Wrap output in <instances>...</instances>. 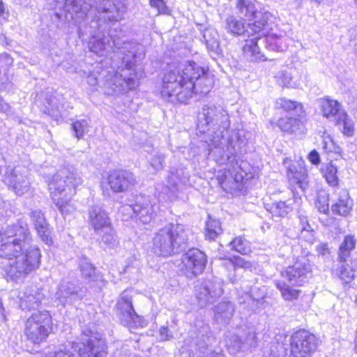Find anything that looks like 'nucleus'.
Returning a JSON list of instances; mask_svg holds the SVG:
<instances>
[{
	"instance_id": "obj_1",
	"label": "nucleus",
	"mask_w": 357,
	"mask_h": 357,
	"mask_svg": "<svg viewBox=\"0 0 357 357\" xmlns=\"http://www.w3.org/2000/svg\"><path fill=\"white\" fill-rule=\"evenodd\" d=\"M229 126V115L220 106L205 105L198 114L197 129L206 134L209 145L218 149V153L221 155L218 162L221 164L231 162L230 166L218 176L219 183L225 190L238 188L245 174L241 165L236 160L234 162L239 149L236 148L237 142L226 139Z\"/></svg>"
},
{
	"instance_id": "obj_2",
	"label": "nucleus",
	"mask_w": 357,
	"mask_h": 357,
	"mask_svg": "<svg viewBox=\"0 0 357 357\" xmlns=\"http://www.w3.org/2000/svg\"><path fill=\"white\" fill-rule=\"evenodd\" d=\"M213 84V77L196 63H179L164 74L160 95L173 104L186 103L194 93L207 94Z\"/></svg>"
},
{
	"instance_id": "obj_3",
	"label": "nucleus",
	"mask_w": 357,
	"mask_h": 357,
	"mask_svg": "<svg viewBox=\"0 0 357 357\" xmlns=\"http://www.w3.org/2000/svg\"><path fill=\"white\" fill-rule=\"evenodd\" d=\"M89 30H85L84 33L89 32L91 39L89 42L90 50L96 54L104 55L109 52H119L123 56L132 54V58L135 59L144 58L143 48L139 44L134 42H128L114 34L116 31H109L106 35L103 31H99L100 27L98 22L92 21ZM88 28H86L87 29Z\"/></svg>"
},
{
	"instance_id": "obj_4",
	"label": "nucleus",
	"mask_w": 357,
	"mask_h": 357,
	"mask_svg": "<svg viewBox=\"0 0 357 357\" xmlns=\"http://www.w3.org/2000/svg\"><path fill=\"white\" fill-rule=\"evenodd\" d=\"M82 183V178L72 166L61 167L49 183L51 198L63 215L73 213L75 208L72 197L75 188Z\"/></svg>"
},
{
	"instance_id": "obj_5",
	"label": "nucleus",
	"mask_w": 357,
	"mask_h": 357,
	"mask_svg": "<svg viewBox=\"0 0 357 357\" xmlns=\"http://www.w3.org/2000/svg\"><path fill=\"white\" fill-rule=\"evenodd\" d=\"M190 234V230L183 225L168 224L154 233L151 251L163 257L178 254L188 248Z\"/></svg>"
},
{
	"instance_id": "obj_6",
	"label": "nucleus",
	"mask_w": 357,
	"mask_h": 357,
	"mask_svg": "<svg viewBox=\"0 0 357 357\" xmlns=\"http://www.w3.org/2000/svg\"><path fill=\"white\" fill-rule=\"evenodd\" d=\"M121 60L125 68L121 69L120 71L107 69L103 86L108 94H124L138 86V77L132 67L141 59L138 58L134 59L132 58V54H126L121 58Z\"/></svg>"
},
{
	"instance_id": "obj_7",
	"label": "nucleus",
	"mask_w": 357,
	"mask_h": 357,
	"mask_svg": "<svg viewBox=\"0 0 357 357\" xmlns=\"http://www.w3.org/2000/svg\"><path fill=\"white\" fill-rule=\"evenodd\" d=\"M13 257L15 259L5 266L4 271L8 278L17 282L38 268L41 254L37 246L32 245L8 258L12 259Z\"/></svg>"
},
{
	"instance_id": "obj_8",
	"label": "nucleus",
	"mask_w": 357,
	"mask_h": 357,
	"mask_svg": "<svg viewBox=\"0 0 357 357\" xmlns=\"http://www.w3.org/2000/svg\"><path fill=\"white\" fill-rule=\"evenodd\" d=\"M70 349H60L47 357H105L107 344L104 340L92 335L91 331H85L81 342H72Z\"/></svg>"
},
{
	"instance_id": "obj_9",
	"label": "nucleus",
	"mask_w": 357,
	"mask_h": 357,
	"mask_svg": "<svg viewBox=\"0 0 357 357\" xmlns=\"http://www.w3.org/2000/svg\"><path fill=\"white\" fill-rule=\"evenodd\" d=\"M31 240L29 229L26 222H18L8 226L1 238L0 257H10L15 253L23 251L27 247L32 246Z\"/></svg>"
},
{
	"instance_id": "obj_10",
	"label": "nucleus",
	"mask_w": 357,
	"mask_h": 357,
	"mask_svg": "<svg viewBox=\"0 0 357 357\" xmlns=\"http://www.w3.org/2000/svg\"><path fill=\"white\" fill-rule=\"evenodd\" d=\"M51 316L46 311L33 313L26 321L24 333L26 338L33 344L44 342L49 335Z\"/></svg>"
},
{
	"instance_id": "obj_11",
	"label": "nucleus",
	"mask_w": 357,
	"mask_h": 357,
	"mask_svg": "<svg viewBox=\"0 0 357 357\" xmlns=\"http://www.w3.org/2000/svg\"><path fill=\"white\" fill-rule=\"evenodd\" d=\"M116 314L121 324L130 332L144 325L143 319L134 310L130 291L126 290L120 294L116 304Z\"/></svg>"
},
{
	"instance_id": "obj_12",
	"label": "nucleus",
	"mask_w": 357,
	"mask_h": 357,
	"mask_svg": "<svg viewBox=\"0 0 357 357\" xmlns=\"http://www.w3.org/2000/svg\"><path fill=\"white\" fill-rule=\"evenodd\" d=\"M315 336L306 331H298L291 337V352L294 357H310L316 351Z\"/></svg>"
},
{
	"instance_id": "obj_13",
	"label": "nucleus",
	"mask_w": 357,
	"mask_h": 357,
	"mask_svg": "<svg viewBox=\"0 0 357 357\" xmlns=\"http://www.w3.org/2000/svg\"><path fill=\"white\" fill-rule=\"evenodd\" d=\"M181 271L188 278H193L201 274L205 269L207 257L197 248L188 250L181 258Z\"/></svg>"
},
{
	"instance_id": "obj_14",
	"label": "nucleus",
	"mask_w": 357,
	"mask_h": 357,
	"mask_svg": "<svg viewBox=\"0 0 357 357\" xmlns=\"http://www.w3.org/2000/svg\"><path fill=\"white\" fill-rule=\"evenodd\" d=\"M158 207L151 197L144 195L136 196L135 203L123 207V211H132L135 218L142 224L149 223L156 214Z\"/></svg>"
},
{
	"instance_id": "obj_15",
	"label": "nucleus",
	"mask_w": 357,
	"mask_h": 357,
	"mask_svg": "<svg viewBox=\"0 0 357 357\" xmlns=\"http://www.w3.org/2000/svg\"><path fill=\"white\" fill-rule=\"evenodd\" d=\"M96 9L100 20L119 22L126 13L127 3L126 0H102L97 3Z\"/></svg>"
},
{
	"instance_id": "obj_16",
	"label": "nucleus",
	"mask_w": 357,
	"mask_h": 357,
	"mask_svg": "<svg viewBox=\"0 0 357 357\" xmlns=\"http://www.w3.org/2000/svg\"><path fill=\"white\" fill-rule=\"evenodd\" d=\"M222 292V282L218 278H207L196 287V296L201 307L213 303Z\"/></svg>"
},
{
	"instance_id": "obj_17",
	"label": "nucleus",
	"mask_w": 357,
	"mask_h": 357,
	"mask_svg": "<svg viewBox=\"0 0 357 357\" xmlns=\"http://www.w3.org/2000/svg\"><path fill=\"white\" fill-rule=\"evenodd\" d=\"M29 171L25 165H18L7 172L6 182L17 195H22L30 190Z\"/></svg>"
},
{
	"instance_id": "obj_18",
	"label": "nucleus",
	"mask_w": 357,
	"mask_h": 357,
	"mask_svg": "<svg viewBox=\"0 0 357 357\" xmlns=\"http://www.w3.org/2000/svg\"><path fill=\"white\" fill-rule=\"evenodd\" d=\"M310 271L309 259L302 257L293 265L288 266L283 275L287 278L291 284L301 286L306 281Z\"/></svg>"
},
{
	"instance_id": "obj_19",
	"label": "nucleus",
	"mask_w": 357,
	"mask_h": 357,
	"mask_svg": "<svg viewBox=\"0 0 357 357\" xmlns=\"http://www.w3.org/2000/svg\"><path fill=\"white\" fill-rule=\"evenodd\" d=\"M108 183L113 192H123L132 188L136 184V179L130 172L119 170L109 174Z\"/></svg>"
},
{
	"instance_id": "obj_20",
	"label": "nucleus",
	"mask_w": 357,
	"mask_h": 357,
	"mask_svg": "<svg viewBox=\"0 0 357 357\" xmlns=\"http://www.w3.org/2000/svg\"><path fill=\"white\" fill-rule=\"evenodd\" d=\"M20 307L23 310L37 308L44 299L43 290L36 286H31L20 293Z\"/></svg>"
},
{
	"instance_id": "obj_21",
	"label": "nucleus",
	"mask_w": 357,
	"mask_h": 357,
	"mask_svg": "<svg viewBox=\"0 0 357 357\" xmlns=\"http://www.w3.org/2000/svg\"><path fill=\"white\" fill-rule=\"evenodd\" d=\"M89 223L96 234L100 231L111 226V221L107 213L101 207L93 206L89 209Z\"/></svg>"
},
{
	"instance_id": "obj_22",
	"label": "nucleus",
	"mask_w": 357,
	"mask_h": 357,
	"mask_svg": "<svg viewBox=\"0 0 357 357\" xmlns=\"http://www.w3.org/2000/svg\"><path fill=\"white\" fill-rule=\"evenodd\" d=\"M332 200L334 202L331 206V210L333 213L345 216L350 212L352 207V201L347 190L336 189L333 192Z\"/></svg>"
},
{
	"instance_id": "obj_23",
	"label": "nucleus",
	"mask_w": 357,
	"mask_h": 357,
	"mask_svg": "<svg viewBox=\"0 0 357 357\" xmlns=\"http://www.w3.org/2000/svg\"><path fill=\"white\" fill-rule=\"evenodd\" d=\"M91 8V0H66L64 10L72 19L79 22L88 17Z\"/></svg>"
},
{
	"instance_id": "obj_24",
	"label": "nucleus",
	"mask_w": 357,
	"mask_h": 357,
	"mask_svg": "<svg viewBox=\"0 0 357 357\" xmlns=\"http://www.w3.org/2000/svg\"><path fill=\"white\" fill-rule=\"evenodd\" d=\"M31 221L40 238L46 244L52 243L49 224L40 210L33 211L30 213Z\"/></svg>"
},
{
	"instance_id": "obj_25",
	"label": "nucleus",
	"mask_w": 357,
	"mask_h": 357,
	"mask_svg": "<svg viewBox=\"0 0 357 357\" xmlns=\"http://www.w3.org/2000/svg\"><path fill=\"white\" fill-rule=\"evenodd\" d=\"M273 17L272 14L268 11H259V13L253 18L254 22L248 24V34L252 35L255 33H260V36H266L269 33L271 29L268 21Z\"/></svg>"
},
{
	"instance_id": "obj_26",
	"label": "nucleus",
	"mask_w": 357,
	"mask_h": 357,
	"mask_svg": "<svg viewBox=\"0 0 357 357\" xmlns=\"http://www.w3.org/2000/svg\"><path fill=\"white\" fill-rule=\"evenodd\" d=\"M259 37L251 38L245 40V43L243 47V52L244 56L250 61L256 62L259 61H265L266 58L261 52L257 45V40Z\"/></svg>"
},
{
	"instance_id": "obj_27",
	"label": "nucleus",
	"mask_w": 357,
	"mask_h": 357,
	"mask_svg": "<svg viewBox=\"0 0 357 357\" xmlns=\"http://www.w3.org/2000/svg\"><path fill=\"white\" fill-rule=\"evenodd\" d=\"M322 114L327 119H331L335 121L339 114L343 112L340 111V103L330 98H321L318 100Z\"/></svg>"
},
{
	"instance_id": "obj_28",
	"label": "nucleus",
	"mask_w": 357,
	"mask_h": 357,
	"mask_svg": "<svg viewBox=\"0 0 357 357\" xmlns=\"http://www.w3.org/2000/svg\"><path fill=\"white\" fill-rule=\"evenodd\" d=\"M357 238L354 235L347 234L339 245L337 262L347 261L351 252L356 248Z\"/></svg>"
},
{
	"instance_id": "obj_29",
	"label": "nucleus",
	"mask_w": 357,
	"mask_h": 357,
	"mask_svg": "<svg viewBox=\"0 0 357 357\" xmlns=\"http://www.w3.org/2000/svg\"><path fill=\"white\" fill-rule=\"evenodd\" d=\"M79 291V287L76 286L74 283L63 280L58 287L56 296L64 305L68 298L70 299L72 297H75Z\"/></svg>"
},
{
	"instance_id": "obj_30",
	"label": "nucleus",
	"mask_w": 357,
	"mask_h": 357,
	"mask_svg": "<svg viewBox=\"0 0 357 357\" xmlns=\"http://www.w3.org/2000/svg\"><path fill=\"white\" fill-rule=\"evenodd\" d=\"M234 311V305L231 302L223 301L215 307V317L217 321L227 322L233 317Z\"/></svg>"
},
{
	"instance_id": "obj_31",
	"label": "nucleus",
	"mask_w": 357,
	"mask_h": 357,
	"mask_svg": "<svg viewBox=\"0 0 357 357\" xmlns=\"http://www.w3.org/2000/svg\"><path fill=\"white\" fill-rule=\"evenodd\" d=\"M236 6L241 17L249 21L252 20L259 12L250 0H236Z\"/></svg>"
},
{
	"instance_id": "obj_32",
	"label": "nucleus",
	"mask_w": 357,
	"mask_h": 357,
	"mask_svg": "<svg viewBox=\"0 0 357 357\" xmlns=\"http://www.w3.org/2000/svg\"><path fill=\"white\" fill-rule=\"evenodd\" d=\"M178 190V188L169 184L158 183L155 187V196H157L160 202H167L176 198Z\"/></svg>"
},
{
	"instance_id": "obj_33",
	"label": "nucleus",
	"mask_w": 357,
	"mask_h": 357,
	"mask_svg": "<svg viewBox=\"0 0 357 357\" xmlns=\"http://www.w3.org/2000/svg\"><path fill=\"white\" fill-rule=\"evenodd\" d=\"M225 29L229 33L233 36H241L245 32L248 33V26H245L243 19L238 20L234 16L227 17Z\"/></svg>"
},
{
	"instance_id": "obj_34",
	"label": "nucleus",
	"mask_w": 357,
	"mask_h": 357,
	"mask_svg": "<svg viewBox=\"0 0 357 357\" xmlns=\"http://www.w3.org/2000/svg\"><path fill=\"white\" fill-rule=\"evenodd\" d=\"M189 174L185 169L181 167H171L167 176V183L178 188L181 183H185L188 180Z\"/></svg>"
},
{
	"instance_id": "obj_35",
	"label": "nucleus",
	"mask_w": 357,
	"mask_h": 357,
	"mask_svg": "<svg viewBox=\"0 0 357 357\" xmlns=\"http://www.w3.org/2000/svg\"><path fill=\"white\" fill-rule=\"evenodd\" d=\"M266 208L276 217H284L292 210L291 204L286 201H275L271 204H266Z\"/></svg>"
},
{
	"instance_id": "obj_36",
	"label": "nucleus",
	"mask_w": 357,
	"mask_h": 357,
	"mask_svg": "<svg viewBox=\"0 0 357 357\" xmlns=\"http://www.w3.org/2000/svg\"><path fill=\"white\" fill-rule=\"evenodd\" d=\"M275 107L276 109H282L286 112L294 111V113L299 116H302L304 113L303 107L301 103L285 98L277 99Z\"/></svg>"
},
{
	"instance_id": "obj_37",
	"label": "nucleus",
	"mask_w": 357,
	"mask_h": 357,
	"mask_svg": "<svg viewBox=\"0 0 357 357\" xmlns=\"http://www.w3.org/2000/svg\"><path fill=\"white\" fill-rule=\"evenodd\" d=\"M267 48L277 52H283L286 50V38L278 36L275 33H268L266 36Z\"/></svg>"
},
{
	"instance_id": "obj_38",
	"label": "nucleus",
	"mask_w": 357,
	"mask_h": 357,
	"mask_svg": "<svg viewBox=\"0 0 357 357\" xmlns=\"http://www.w3.org/2000/svg\"><path fill=\"white\" fill-rule=\"evenodd\" d=\"M277 125L282 131L291 133L300 130L302 123L298 119L285 116L280 118Z\"/></svg>"
},
{
	"instance_id": "obj_39",
	"label": "nucleus",
	"mask_w": 357,
	"mask_h": 357,
	"mask_svg": "<svg viewBox=\"0 0 357 357\" xmlns=\"http://www.w3.org/2000/svg\"><path fill=\"white\" fill-rule=\"evenodd\" d=\"M100 237L98 238L99 243L102 246L112 248L118 244L117 237L111 226L105 228L103 231H100Z\"/></svg>"
},
{
	"instance_id": "obj_40",
	"label": "nucleus",
	"mask_w": 357,
	"mask_h": 357,
	"mask_svg": "<svg viewBox=\"0 0 357 357\" xmlns=\"http://www.w3.org/2000/svg\"><path fill=\"white\" fill-rule=\"evenodd\" d=\"M203 38L207 49L215 54L220 51L219 35L214 29H206L204 31Z\"/></svg>"
},
{
	"instance_id": "obj_41",
	"label": "nucleus",
	"mask_w": 357,
	"mask_h": 357,
	"mask_svg": "<svg viewBox=\"0 0 357 357\" xmlns=\"http://www.w3.org/2000/svg\"><path fill=\"white\" fill-rule=\"evenodd\" d=\"M107 72V69L102 68L101 63H97L93 72L87 76V83L92 87H94V90H96L100 79H102L104 81L105 80Z\"/></svg>"
},
{
	"instance_id": "obj_42",
	"label": "nucleus",
	"mask_w": 357,
	"mask_h": 357,
	"mask_svg": "<svg viewBox=\"0 0 357 357\" xmlns=\"http://www.w3.org/2000/svg\"><path fill=\"white\" fill-rule=\"evenodd\" d=\"M323 176L331 186H336L338 184V177L337 176V168L332 162L324 165L321 169Z\"/></svg>"
},
{
	"instance_id": "obj_43",
	"label": "nucleus",
	"mask_w": 357,
	"mask_h": 357,
	"mask_svg": "<svg viewBox=\"0 0 357 357\" xmlns=\"http://www.w3.org/2000/svg\"><path fill=\"white\" fill-rule=\"evenodd\" d=\"M275 77L280 84L283 86L296 88L298 86V81L296 80L293 76V72L291 70L279 71Z\"/></svg>"
},
{
	"instance_id": "obj_44",
	"label": "nucleus",
	"mask_w": 357,
	"mask_h": 357,
	"mask_svg": "<svg viewBox=\"0 0 357 357\" xmlns=\"http://www.w3.org/2000/svg\"><path fill=\"white\" fill-rule=\"evenodd\" d=\"M335 121L345 135L352 136L354 135V128L353 121L348 118L346 113L344 112L340 113Z\"/></svg>"
},
{
	"instance_id": "obj_45",
	"label": "nucleus",
	"mask_w": 357,
	"mask_h": 357,
	"mask_svg": "<svg viewBox=\"0 0 357 357\" xmlns=\"http://www.w3.org/2000/svg\"><path fill=\"white\" fill-rule=\"evenodd\" d=\"M339 266L335 270V274L344 281L349 283L354 278V271L348 266L347 261L338 262Z\"/></svg>"
},
{
	"instance_id": "obj_46",
	"label": "nucleus",
	"mask_w": 357,
	"mask_h": 357,
	"mask_svg": "<svg viewBox=\"0 0 357 357\" xmlns=\"http://www.w3.org/2000/svg\"><path fill=\"white\" fill-rule=\"evenodd\" d=\"M222 232L220 222L217 220H209L206 225V237L214 240Z\"/></svg>"
},
{
	"instance_id": "obj_47",
	"label": "nucleus",
	"mask_w": 357,
	"mask_h": 357,
	"mask_svg": "<svg viewBox=\"0 0 357 357\" xmlns=\"http://www.w3.org/2000/svg\"><path fill=\"white\" fill-rule=\"evenodd\" d=\"M80 271L87 280H96L98 276L95 273V267L86 259H82L79 264Z\"/></svg>"
},
{
	"instance_id": "obj_48",
	"label": "nucleus",
	"mask_w": 357,
	"mask_h": 357,
	"mask_svg": "<svg viewBox=\"0 0 357 357\" xmlns=\"http://www.w3.org/2000/svg\"><path fill=\"white\" fill-rule=\"evenodd\" d=\"M230 245L232 249L239 252L241 255H248L251 252V248L249 242L243 237L238 236L235 238Z\"/></svg>"
},
{
	"instance_id": "obj_49",
	"label": "nucleus",
	"mask_w": 357,
	"mask_h": 357,
	"mask_svg": "<svg viewBox=\"0 0 357 357\" xmlns=\"http://www.w3.org/2000/svg\"><path fill=\"white\" fill-rule=\"evenodd\" d=\"M72 129L77 139L82 138L89 131V123L86 120H77L72 124Z\"/></svg>"
},
{
	"instance_id": "obj_50",
	"label": "nucleus",
	"mask_w": 357,
	"mask_h": 357,
	"mask_svg": "<svg viewBox=\"0 0 357 357\" xmlns=\"http://www.w3.org/2000/svg\"><path fill=\"white\" fill-rule=\"evenodd\" d=\"M277 287L280 289L283 298L287 301H292L298 297L300 291L296 290L285 284H277Z\"/></svg>"
},
{
	"instance_id": "obj_51",
	"label": "nucleus",
	"mask_w": 357,
	"mask_h": 357,
	"mask_svg": "<svg viewBox=\"0 0 357 357\" xmlns=\"http://www.w3.org/2000/svg\"><path fill=\"white\" fill-rule=\"evenodd\" d=\"M165 155L160 151H155L153 156L150 160V165L155 171L162 169L165 162Z\"/></svg>"
},
{
	"instance_id": "obj_52",
	"label": "nucleus",
	"mask_w": 357,
	"mask_h": 357,
	"mask_svg": "<svg viewBox=\"0 0 357 357\" xmlns=\"http://www.w3.org/2000/svg\"><path fill=\"white\" fill-rule=\"evenodd\" d=\"M227 346L233 349V351H238L245 349L243 341L239 336L232 335L227 340Z\"/></svg>"
},
{
	"instance_id": "obj_53",
	"label": "nucleus",
	"mask_w": 357,
	"mask_h": 357,
	"mask_svg": "<svg viewBox=\"0 0 357 357\" xmlns=\"http://www.w3.org/2000/svg\"><path fill=\"white\" fill-rule=\"evenodd\" d=\"M316 207L321 213L327 214L329 212V204L327 195H318L316 201Z\"/></svg>"
},
{
	"instance_id": "obj_54",
	"label": "nucleus",
	"mask_w": 357,
	"mask_h": 357,
	"mask_svg": "<svg viewBox=\"0 0 357 357\" xmlns=\"http://www.w3.org/2000/svg\"><path fill=\"white\" fill-rule=\"evenodd\" d=\"M234 268H243L245 270L252 271L253 265L250 261L245 260L241 257H234L233 260H231Z\"/></svg>"
},
{
	"instance_id": "obj_55",
	"label": "nucleus",
	"mask_w": 357,
	"mask_h": 357,
	"mask_svg": "<svg viewBox=\"0 0 357 357\" xmlns=\"http://www.w3.org/2000/svg\"><path fill=\"white\" fill-rule=\"evenodd\" d=\"M290 173L292 174V178L294 181L300 185V187L304 188L307 184L306 175L304 172H294L291 169H289Z\"/></svg>"
},
{
	"instance_id": "obj_56",
	"label": "nucleus",
	"mask_w": 357,
	"mask_h": 357,
	"mask_svg": "<svg viewBox=\"0 0 357 357\" xmlns=\"http://www.w3.org/2000/svg\"><path fill=\"white\" fill-rule=\"evenodd\" d=\"M243 341L245 349H249L255 347L257 344V340L255 333L249 332Z\"/></svg>"
},
{
	"instance_id": "obj_57",
	"label": "nucleus",
	"mask_w": 357,
	"mask_h": 357,
	"mask_svg": "<svg viewBox=\"0 0 357 357\" xmlns=\"http://www.w3.org/2000/svg\"><path fill=\"white\" fill-rule=\"evenodd\" d=\"M349 45L354 47L356 54H357V26L349 30Z\"/></svg>"
},
{
	"instance_id": "obj_58",
	"label": "nucleus",
	"mask_w": 357,
	"mask_h": 357,
	"mask_svg": "<svg viewBox=\"0 0 357 357\" xmlns=\"http://www.w3.org/2000/svg\"><path fill=\"white\" fill-rule=\"evenodd\" d=\"M150 5L155 8L158 13H165L167 10V8L163 0H150Z\"/></svg>"
},
{
	"instance_id": "obj_59",
	"label": "nucleus",
	"mask_w": 357,
	"mask_h": 357,
	"mask_svg": "<svg viewBox=\"0 0 357 357\" xmlns=\"http://www.w3.org/2000/svg\"><path fill=\"white\" fill-rule=\"evenodd\" d=\"M159 335L160 340L167 341L173 337L172 334L169 332V329L166 326H162L159 331Z\"/></svg>"
},
{
	"instance_id": "obj_60",
	"label": "nucleus",
	"mask_w": 357,
	"mask_h": 357,
	"mask_svg": "<svg viewBox=\"0 0 357 357\" xmlns=\"http://www.w3.org/2000/svg\"><path fill=\"white\" fill-rule=\"evenodd\" d=\"M308 159L313 165H318L320 162V156L316 150H313L309 153Z\"/></svg>"
},
{
	"instance_id": "obj_61",
	"label": "nucleus",
	"mask_w": 357,
	"mask_h": 357,
	"mask_svg": "<svg viewBox=\"0 0 357 357\" xmlns=\"http://www.w3.org/2000/svg\"><path fill=\"white\" fill-rule=\"evenodd\" d=\"M333 146V142L329 136L324 137L323 148L328 151H332Z\"/></svg>"
},
{
	"instance_id": "obj_62",
	"label": "nucleus",
	"mask_w": 357,
	"mask_h": 357,
	"mask_svg": "<svg viewBox=\"0 0 357 357\" xmlns=\"http://www.w3.org/2000/svg\"><path fill=\"white\" fill-rule=\"evenodd\" d=\"M300 220L303 230L309 231L311 229L310 225L308 223L307 217L304 215H300Z\"/></svg>"
},
{
	"instance_id": "obj_63",
	"label": "nucleus",
	"mask_w": 357,
	"mask_h": 357,
	"mask_svg": "<svg viewBox=\"0 0 357 357\" xmlns=\"http://www.w3.org/2000/svg\"><path fill=\"white\" fill-rule=\"evenodd\" d=\"M10 105L7 102H6L0 96V112L3 113H8L10 112Z\"/></svg>"
},
{
	"instance_id": "obj_64",
	"label": "nucleus",
	"mask_w": 357,
	"mask_h": 357,
	"mask_svg": "<svg viewBox=\"0 0 357 357\" xmlns=\"http://www.w3.org/2000/svg\"><path fill=\"white\" fill-rule=\"evenodd\" d=\"M328 248L326 243H321L317 246V251L319 255H324L328 252Z\"/></svg>"
}]
</instances>
